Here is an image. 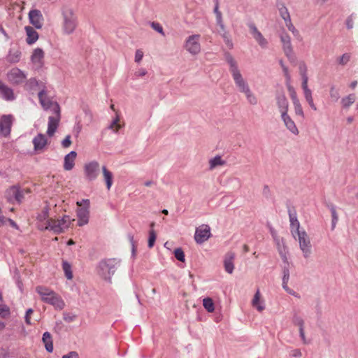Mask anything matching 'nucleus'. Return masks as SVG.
I'll use <instances>...</instances> for the list:
<instances>
[{"mask_svg":"<svg viewBox=\"0 0 358 358\" xmlns=\"http://www.w3.org/2000/svg\"><path fill=\"white\" fill-rule=\"evenodd\" d=\"M40 103L44 110H51L53 115L48 117L47 134L51 137L55 133L61 118L59 105L52 101L47 95L45 87H43L38 93Z\"/></svg>","mask_w":358,"mask_h":358,"instance_id":"f257e3e1","label":"nucleus"},{"mask_svg":"<svg viewBox=\"0 0 358 358\" xmlns=\"http://www.w3.org/2000/svg\"><path fill=\"white\" fill-rule=\"evenodd\" d=\"M225 59L229 65V71L238 91L244 93L250 89L248 82L244 79L238 69L237 63L232 55L229 52L225 53Z\"/></svg>","mask_w":358,"mask_h":358,"instance_id":"f03ea898","label":"nucleus"},{"mask_svg":"<svg viewBox=\"0 0 358 358\" xmlns=\"http://www.w3.org/2000/svg\"><path fill=\"white\" fill-rule=\"evenodd\" d=\"M61 13L62 15V31L64 34H71L78 25L75 12L71 6L64 4L61 8Z\"/></svg>","mask_w":358,"mask_h":358,"instance_id":"7ed1b4c3","label":"nucleus"},{"mask_svg":"<svg viewBox=\"0 0 358 358\" xmlns=\"http://www.w3.org/2000/svg\"><path fill=\"white\" fill-rule=\"evenodd\" d=\"M120 264V259L110 258L101 260L97 266V273L103 280L110 282L111 278Z\"/></svg>","mask_w":358,"mask_h":358,"instance_id":"20e7f679","label":"nucleus"},{"mask_svg":"<svg viewBox=\"0 0 358 358\" xmlns=\"http://www.w3.org/2000/svg\"><path fill=\"white\" fill-rule=\"evenodd\" d=\"M36 292L40 295L43 301L53 306L55 308L62 310L65 303L60 296L52 290L43 286L36 288Z\"/></svg>","mask_w":358,"mask_h":358,"instance_id":"39448f33","label":"nucleus"},{"mask_svg":"<svg viewBox=\"0 0 358 358\" xmlns=\"http://www.w3.org/2000/svg\"><path fill=\"white\" fill-rule=\"evenodd\" d=\"M71 220L69 216L64 215L60 220L50 218L46 225H41L42 229H47L52 231L54 234H59L67 229L71 224Z\"/></svg>","mask_w":358,"mask_h":358,"instance_id":"423d86ee","label":"nucleus"},{"mask_svg":"<svg viewBox=\"0 0 358 358\" xmlns=\"http://www.w3.org/2000/svg\"><path fill=\"white\" fill-rule=\"evenodd\" d=\"M299 241V248L302 252L303 257L308 259L312 255V245L310 238L307 233L303 230L301 234L296 235V239Z\"/></svg>","mask_w":358,"mask_h":358,"instance_id":"0eeeda50","label":"nucleus"},{"mask_svg":"<svg viewBox=\"0 0 358 358\" xmlns=\"http://www.w3.org/2000/svg\"><path fill=\"white\" fill-rule=\"evenodd\" d=\"M201 36L199 34H193L187 38L184 48L192 55H196L201 52L200 44Z\"/></svg>","mask_w":358,"mask_h":358,"instance_id":"6e6552de","label":"nucleus"},{"mask_svg":"<svg viewBox=\"0 0 358 358\" xmlns=\"http://www.w3.org/2000/svg\"><path fill=\"white\" fill-rule=\"evenodd\" d=\"M84 174L85 178L89 181L94 180L97 178L100 172V165L96 161H91L85 164Z\"/></svg>","mask_w":358,"mask_h":358,"instance_id":"1a4fd4ad","label":"nucleus"},{"mask_svg":"<svg viewBox=\"0 0 358 358\" xmlns=\"http://www.w3.org/2000/svg\"><path fill=\"white\" fill-rule=\"evenodd\" d=\"M248 26L250 29V33L254 38V39L257 41L259 45L262 48H268V41L264 37L262 34L258 30L257 27L253 22H250L248 24Z\"/></svg>","mask_w":358,"mask_h":358,"instance_id":"9d476101","label":"nucleus"},{"mask_svg":"<svg viewBox=\"0 0 358 358\" xmlns=\"http://www.w3.org/2000/svg\"><path fill=\"white\" fill-rule=\"evenodd\" d=\"M7 78L10 83L19 85L24 82L27 76L20 69L13 68L7 73Z\"/></svg>","mask_w":358,"mask_h":358,"instance_id":"9b49d317","label":"nucleus"},{"mask_svg":"<svg viewBox=\"0 0 358 358\" xmlns=\"http://www.w3.org/2000/svg\"><path fill=\"white\" fill-rule=\"evenodd\" d=\"M210 227L206 224H202L196 228L194 240L197 243L201 244L206 241L210 237Z\"/></svg>","mask_w":358,"mask_h":358,"instance_id":"f8f14e48","label":"nucleus"},{"mask_svg":"<svg viewBox=\"0 0 358 358\" xmlns=\"http://www.w3.org/2000/svg\"><path fill=\"white\" fill-rule=\"evenodd\" d=\"M13 117L11 115H3L0 119V134L8 136L10 134Z\"/></svg>","mask_w":358,"mask_h":358,"instance_id":"ddd939ff","label":"nucleus"},{"mask_svg":"<svg viewBox=\"0 0 358 358\" xmlns=\"http://www.w3.org/2000/svg\"><path fill=\"white\" fill-rule=\"evenodd\" d=\"M30 23L36 29H41L43 24V16L41 10L32 9L28 14Z\"/></svg>","mask_w":358,"mask_h":358,"instance_id":"4468645a","label":"nucleus"},{"mask_svg":"<svg viewBox=\"0 0 358 358\" xmlns=\"http://www.w3.org/2000/svg\"><path fill=\"white\" fill-rule=\"evenodd\" d=\"M289 222H290V231L294 239H296V235L301 234L299 230L300 223L297 219L296 213L295 210H288Z\"/></svg>","mask_w":358,"mask_h":358,"instance_id":"2eb2a0df","label":"nucleus"},{"mask_svg":"<svg viewBox=\"0 0 358 358\" xmlns=\"http://www.w3.org/2000/svg\"><path fill=\"white\" fill-rule=\"evenodd\" d=\"M78 225L82 227L89 222L90 210L88 207L79 208L77 211Z\"/></svg>","mask_w":358,"mask_h":358,"instance_id":"dca6fc26","label":"nucleus"},{"mask_svg":"<svg viewBox=\"0 0 358 358\" xmlns=\"http://www.w3.org/2000/svg\"><path fill=\"white\" fill-rule=\"evenodd\" d=\"M34 149L35 151H41L48 144V139L43 134H38L32 140Z\"/></svg>","mask_w":358,"mask_h":358,"instance_id":"f3484780","label":"nucleus"},{"mask_svg":"<svg viewBox=\"0 0 358 358\" xmlns=\"http://www.w3.org/2000/svg\"><path fill=\"white\" fill-rule=\"evenodd\" d=\"M282 120L284 122L285 126L286 128L293 134L298 135L299 134V130L296 127L294 122L291 118V117L288 115V113H284L281 115Z\"/></svg>","mask_w":358,"mask_h":358,"instance_id":"a211bd4d","label":"nucleus"},{"mask_svg":"<svg viewBox=\"0 0 358 358\" xmlns=\"http://www.w3.org/2000/svg\"><path fill=\"white\" fill-rule=\"evenodd\" d=\"M0 96L6 101L15 99L13 90L0 80Z\"/></svg>","mask_w":358,"mask_h":358,"instance_id":"6ab92c4d","label":"nucleus"},{"mask_svg":"<svg viewBox=\"0 0 358 358\" xmlns=\"http://www.w3.org/2000/svg\"><path fill=\"white\" fill-rule=\"evenodd\" d=\"M235 259V254L233 252H228L224 257V266L225 271L231 274L234 269V260Z\"/></svg>","mask_w":358,"mask_h":358,"instance_id":"aec40b11","label":"nucleus"},{"mask_svg":"<svg viewBox=\"0 0 358 358\" xmlns=\"http://www.w3.org/2000/svg\"><path fill=\"white\" fill-rule=\"evenodd\" d=\"M280 41L282 43V48L285 54L289 57L293 52L292 46L291 43V39L289 36L287 34H282L280 36Z\"/></svg>","mask_w":358,"mask_h":358,"instance_id":"412c9836","label":"nucleus"},{"mask_svg":"<svg viewBox=\"0 0 358 358\" xmlns=\"http://www.w3.org/2000/svg\"><path fill=\"white\" fill-rule=\"evenodd\" d=\"M276 103L281 115L288 112L289 103L285 94H281L276 96Z\"/></svg>","mask_w":358,"mask_h":358,"instance_id":"4be33fe9","label":"nucleus"},{"mask_svg":"<svg viewBox=\"0 0 358 358\" xmlns=\"http://www.w3.org/2000/svg\"><path fill=\"white\" fill-rule=\"evenodd\" d=\"M21 56V51L18 48H10L6 59L10 64H16L20 61Z\"/></svg>","mask_w":358,"mask_h":358,"instance_id":"5701e85b","label":"nucleus"},{"mask_svg":"<svg viewBox=\"0 0 358 358\" xmlns=\"http://www.w3.org/2000/svg\"><path fill=\"white\" fill-rule=\"evenodd\" d=\"M77 153L75 151H71L64 157V169L66 171H71L73 169L75 165V159L76 158Z\"/></svg>","mask_w":358,"mask_h":358,"instance_id":"b1692460","label":"nucleus"},{"mask_svg":"<svg viewBox=\"0 0 358 358\" xmlns=\"http://www.w3.org/2000/svg\"><path fill=\"white\" fill-rule=\"evenodd\" d=\"M50 218H49L48 208H45L37 216V227L39 230L44 231L41 228V225H46Z\"/></svg>","mask_w":358,"mask_h":358,"instance_id":"393cba45","label":"nucleus"},{"mask_svg":"<svg viewBox=\"0 0 358 358\" xmlns=\"http://www.w3.org/2000/svg\"><path fill=\"white\" fill-rule=\"evenodd\" d=\"M25 31L27 34L26 41L29 45L34 43L38 38V34L37 31L30 26L25 27Z\"/></svg>","mask_w":358,"mask_h":358,"instance_id":"a878e982","label":"nucleus"},{"mask_svg":"<svg viewBox=\"0 0 358 358\" xmlns=\"http://www.w3.org/2000/svg\"><path fill=\"white\" fill-rule=\"evenodd\" d=\"M208 164L209 170L212 171L217 166H224L226 164V161L223 160L221 156L216 155L209 160Z\"/></svg>","mask_w":358,"mask_h":358,"instance_id":"bb28decb","label":"nucleus"},{"mask_svg":"<svg viewBox=\"0 0 358 358\" xmlns=\"http://www.w3.org/2000/svg\"><path fill=\"white\" fill-rule=\"evenodd\" d=\"M42 341L45 345V350L48 352H52L53 351V343L51 334L48 331L43 334Z\"/></svg>","mask_w":358,"mask_h":358,"instance_id":"cd10ccee","label":"nucleus"},{"mask_svg":"<svg viewBox=\"0 0 358 358\" xmlns=\"http://www.w3.org/2000/svg\"><path fill=\"white\" fill-rule=\"evenodd\" d=\"M280 15L281 17L284 20L285 22H287L288 21L291 20L290 15L288 11V9L285 6V3H279L277 5Z\"/></svg>","mask_w":358,"mask_h":358,"instance_id":"c85d7f7f","label":"nucleus"},{"mask_svg":"<svg viewBox=\"0 0 358 358\" xmlns=\"http://www.w3.org/2000/svg\"><path fill=\"white\" fill-rule=\"evenodd\" d=\"M27 88L30 90H38L39 91L43 88L45 87L43 83H39L36 78H30L27 84Z\"/></svg>","mask_w":358,"mask_h":358,"instance_id":"c756f323","label":"nucleus"},{"mask_svg":"<svg viewBox=\"0 0 358 358\" xmlns=\"http://www.w3.org/2000/svg\"><path fill=\"white\" fill-rule=\"evenodd\" d=\"M101 169L106 187L109 190L113 185V173L105 166H102Z\"/></svg>","mask_w":358,"mask_h":358,"instance_id":"7c9ffc66","label":"nucleus"},{"mask_svg":"<svg viewBox=\"0 0 358 358\" xmlns=\"http://www.w3.org/2000/svg\"><path fill=\"white\" fill-rule=\"evenodd\" d=\"M17 194H19V187L13 186L6 192V197L8 201L14 202Z\"/></svg>","mask_w":358,"mask_h":358,"instance_id":"2f4dec72","label":"nucleus"},{"mask_svg":"<svg viewBox=\"0 0 358 358\" xmlns=\"http://www.w3.org/2000/svg\"><path fill=\"white\" fill-rule=\"evenodd\" d=\"M43 57L44 52L43 50L41 48H36L34 50L31 59L33 63L41 64Z\"/></svg>","mask_w":358,"mask_h":358,"instance_id":"473e14b6","label":"nucleus"},{"mask_svg":"<svg viewBox=\"0 0 358 358\" xmlns=\"http://www.w3.org/2000/svg\"><path fill=\"white\" fill-rule=\"evenodd\" d=\"M303 90L304 98H305L306 101L308 102L310 107L313 110H315V111L317 110V108L313 101V98L312 96V91L309 88L304 89Z\"/></svg>","mask_w":358,"mask_h":358,"instance_id":"72a5a7b5","label":"nucleus"},{"mask_svg":"<svg viewBox=\"0 0 358 358\" xmlns=\"http://www.w3.org/2000/svg\"><path fill=\"white\" fill-rule=\"evenodd\" d=\"M356 101V96L355 94H350L347 96L342 98L341 104L345 108L350 107Z\"/></svg>","mask_w":358,"mask_h":358,"instance_id":"f704fd0d","label":"nucleus"},{"mask_svg":"<svg viewBox=\"0 0 358 358\" xmlns=\"http://www.w3.org/2000/svg\"><path fill=\"white\" fill-rule=\"evenodd\" d=\"M260 292L259 290H257L254 296V298L252 301V305L255 307L258 311L262 312L264 310V305H257V303L260 301Z\"/></svg>","mask_w":358,"mask_h":358,"instance_id":"c9c22d12","label":"nucleus"},{"mask_svg":"<svg viewBox=\"0 0 358 358\" xmlns=\"http://www.w3.org/2000/svg\"><path fill=\"white\" fill-rule=\"evenodd\" d=\"M243 94H245L246 99L250 104L254 106L257 104V98L250 89L247 90Z\"/></svg>","mask_w":358,"mask_h":358,"instance_id":"e433bc0d","label":"nucleus"},{"mask_svg":"<svg viewBox=\"0 0 358 358\" xmlns=\"http://www.w3.org/2000/svg\"><path fill=\"white\" fill-rule=\"evenodd\" d=\"M62 268L64 270L65 276L67 279L71 280L73 278V273L71 271V266L69 263L66 261L62 262Z\"/></svg>","mask_w":358,"mask_h":358,"instance_id":"4c0bfd02","label":"nucleus"},{"mask_svg":"<svg viewBox=\"0 0 358 358\" xmlns=\"http://www.w3.org/2000/svg\"><path fill=\"white\" fill-rule=\"evenodd\" d=\"M203 306L205 308V309L209 313H213L215 310L213 301L212 300V299L209 297L203 299Z\"/></svg>","mask_w":358,"mask_h":358,"instance_id":"58836bf2","label":"nucleus"},{"mask_svg":"<svg viewBox=\"0 0 358 358\" xmlns=\"http://www.w3.org/2000/svg\"><path fill=\"white\" fill-rule=\"evenodd\" d=\"M329 209L332 217L331 229H334L338 220V216L336 213V207L334 205H331L329 206Z\"/></svg>","mask_w":358,"mask_h":358,"instance_id":"ea45409f","label":"nucleus"},{"mask_svg":"<svg viewBox=\"0 0 358 358\" xmlns=\"http://www.w3.org/2000/svg\"><path fill=\"white\" fill-rule=\"evenodd\" d=\"M119 117L117 116L108 126V129L113 130L115 133H117L119 129L122 127L119 124Z\"/></svg>","mask_w":358,"mask_h":358,"instance_id":"a19ab883","label":"nucleus"},{"mask_svg":"<svg viewBox=\"0 0 358 358\" xmlns=\"http://www.w3.org/2000/svg\"><path fill=\"white\" fill-rule=\"evenodd\" d=\"M292 322L294 325L299 327L300 328H304V320L300 316H299L296 313H294L292 317Z\"/></svg>","mask_w":358,"mask_h":358,"instance_id":"79ce46f5","label":"nucleus"},{"mask_svg":"<svg viewBox=\"0 0 358 358\" xmlns=\"http://www.w3.org/2000/svg\"><path fill=\"white\" fill-rule=\"evenodd\" d=\"M293 106L294 108L295 114L302 118H304V113L300 101L293 103Z\"/></svg>","mask_w":358,"mask_h":358,"instance_id":"37998d69","label":"nucleus"},{"mask_svg":"<svg viewBox=\"0 0 358 358\" xmlns=\"http://www.w3.org/2000/svg\"><path fill=\"white\" fill-rule=\"evenodd\" d=\"M157 235L154 229H150L149 231V238L148 242V246L149 248H152L155 243Z\"/></svg>","mask_w":358,"mask_h":358,"instance_id":"c03bdc74","label":"nucleus"},{"mask_svg":"<svg viewBox=\"0 0 358 358\" xmlns=\"http://www.w3.org/2000/svg\"><path fill=\"white\" fill-rule=\"evenodd\" d=\"M287 29L293 34L296 37H300L299 31L294 27L291 20L285 23Z\"/></svg>","mask_w":358,"mask_h":358,"instance_id":"a18cd8bd","label":"nucleus"},{"mask_svg":"<svg viewBox=\"0 0 358 358\" xmlns=\"http://www.w3.org/2000/svg\"><path fill=\"white\" fill-rule=\"evenodd\" d=\"M175 257L180 262H185V254L183 250L181 248H176L174 250Z\"/></svg>","mask_w":358,"mask_h":358,"instance_id":"49530a36","label":"nucleus"},{"mask_svg":"<svg viewBox=\"0 0 358 358\" xmlns=\"http://www.w3.org/2000/svg\"><path fill=\"white\" fill-rule=\"evenodd\" d=\"M221 36H222L225 44L227 45V46L230 49L232 48L233 43L229 36V33L228 32L227 33H221Z\"/></svg>","mask_w":358,"mask_h":358,"instance_id":"de8ad7c7","label":"nucleus"},{"mask_svg":"<svg viewBox=\"0 0 358 358\" xmlns=\"http://www.w3.org/2000/svg\"><path fill=\"white\" fill-rule=\"evenodd\" d=\"M330 97L334 101H337L340 98L339 92L334 86H332L330 89Z\"/></svg>","mask_w":358,"mask_h":358,"instance_id":"09e8293b","label":"nucleus"},{"mask_svg":"<svg viewBox=\"0 0 358 358\" xmlns=\"http://www.w3.org/2000/svg\"><path fill=\"white\" fill-rule=\"evenodd\" d=\"M151 27L153 29H155L158 33L161 34L162 36H165V34L163 30V27L162 25L157 22H152Z\"/></svg>","mask_w":358,"mask_h":358,"instance_id":"8fccbe9b","label":"nucleus"},{"mask_svg":"<svg viewBox=\"0 0 358 358\" xmlns=\"http://www.w3.org/2000/svg\"><path fill=\"white\" fill-rule=\"evenodd\" d=\"M350 59V55L348 53L343 54L338 59V63L341 65H345Z\"/></svg>","mask_w":358,"mask_h":358,"instance_id":"3c124183","label":"nucleus"},{"mask_svg":"<svg viewBox=\"0 0 358 358\" xmlns=\"http://www.w3.org/2000/svg\"><path fill=\"white\" fill-rule=\"evenodd\" d=\"M34 310L32 308H29L27 310L24 320L27 324L30 325L31 324V315H32Z\"/></svg>","mask_w":358,"mask_h":358,"instance_id":"603ef678","label":"nucleus"},{"mask_svg":"<svg viewBox=\"0 0 358 358\" xmlns=\"http://www.w3.org/2000/svg\"><path fill=\"white\" fill-rule=\"evenodd\" d=\"M282 282H288L289 280V271L287 267H284L282 269Z\"/></svg>","mask_w":358,"mask_h":358,"instance_id":"864d4df0","label":"nucleus"},{"mask_svg":"<svg viewBox=\"0 0 358 358\" xmlns=\"http://www.w3.org/2000/svg\"><path fill=\"white\" fill-rule=\"evenodd\" d=\"M127 237H128L129 241L131 245L132 254L134 255L136 252V245H135V241H134V237L131 234H129L127 235Z\"/></svg>","mask_w":358,"mask_h":358,"instance_id":"5fc2aeb1","label":"nucleus"},{"mask_svg":"<svg viewBox=\"0 0 358 358\" xmlns=\"http://www.w3.org/2000/svg\"><path fill=\"white\" fill-rule=\"evenodd\" d=\"M71 144V136L69 135L66 136L65 138L62 141V145L66 148H69Z\"/></svg>","mask_w":358,"mask_h":358,"instance_id":"6e6d98bb","label":"nucleus"},{"mask_svg":"<svg viewBox=\"0 0 358 358\" xmlns=\"http://www.w3.org/2000/svg\"><path fill=\"white\" fill-rule=\"evenodd\" d=\"M62 358H79V355L76 351H71L68 354L64 355Z\"/></svg>","mask_w":358,"mask_h":358,"instance_id":"4d7b16f0","label":"nucleus"},{"mask_svg":"<svg viewBox=\"0 0 358 358\" xmlns=\"http://www.w3.org/2000/svg\"><path fill=\"white\" fill-rule=\"evenodd\" d=\"M143 57V52L141 50H137L135 53V62L139 63Z\"/></svg>","mask_w":358,"mask_h":358,"instance_id":"13d9d810","label":"nucleus"},{"mask_svg":"<svg viewBox=\"0 0 358 358\" xmlns=\"http://www.w3.org/2000/svg\"><path fill=\"white\" fill-rule=\"evenodd\" d=\"M299 73L301 77L307 76V66L305 64H301L299 65Z\"/></svg>","mask_w":358,"mask_h":358,"instance_id":"bf43d9fd","label":"nucleus"},{"mask_svg":"<svg viewBox=\"0 0 358 358\" xmlns=\"http://www.w3.org/2000/svg\"><path fill=\"white\" fill-rule=\"evenodd\" d=\"M77 205L80 206V208L84 206L83 207H88L90 208V200L89 199H82L80 201H77Z\"/></svg>","mask_w":358,"mask_h":358,"instance_id":"052dcab7","label":"nucleus"},{"mask_svg":"<svg viewBox=\"0 0 358 358\" xmlns=\"http://www.w3.org/2000/svg\"><path fill=\"white\" fill-rule=\"evenodd\" d=\"M24 190L19 188V194H17L15 201L20 203L24 198Z\"/></svg>","mask_w":358,"mask_h":358,"instance_id":"680f3d73","label":"nucleus"},{"mask_svg":"<svg viewBox=\"0 0 358 358\" xmlns=\"http://www.w3.org/2000/svg\"><path fill=\"white\" fill-rule=\"evenodd\" d=\"M147 74V71L145 69H139L134 73L136 77H143Z\"/></svg>","mask_w":358,"mask_h":358,"instance_id":"e2e57ef3","label":"nucleus"},{"mask_svg":"<svg viewBox=\"0 0 358 358\" xmlns=\"http://www.w3.org/2000/svg\"><path fill=\"white\" fill-rule=\"evenodd\" d=\"M301 78H302V84H301L302 89L303 90L308 89V76H304Z\"/></svg>","mask_w":358,"mask_h":358,"instance_id":"0e129e2a","label":"nucleus"},{"mask_svg":"<svg viewBox=\"0 0 358 358\" xmlns=\"http://www.w3.org/2000/svg\"><path fill=\"white\" fill-rule=\"evenodd\" d=\"M300 337L304 344L307 343L306 338L305 336L304 328L299 329Z\"/></svg>","mask_w":358,"mask_h":358,"instance_id":"69168bd1","label":"nucleus"},{"mask_svg":"<svg viewBox=\"0 0 358 358\" xmlns=\"http://www.w3.org/2000/svg\"><path fill=\"white\" fill-rule=\"evenodd\" d=\"M9 313V309L6 306H0V315L5 316Z\"/></svg>","mask_w":358,"mask_h":358,"instance_id":"338daca9","label":"nucleus"},{"mask_svg":"<svg viewBox=\"0 0 358 358\" xmlns=\"http://www.w3.org/2000/svg\"><path fill=\"white\" fill-rule=\"evenodd\" d=\"M346 26L348 29H352L353 27V18L352 15L348 17L346 20Z\"/></svg>","mask_w":358,"mask_h":358,"instance_id":"774afa93","label":"nucleus"}]
</instances>
